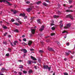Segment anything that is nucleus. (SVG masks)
Wrapping results in <instances>:
<instances>
[{
  "mask_svg": "<svg viewBox=\"0 0 75 75\" xmlns=\"http://www.w3.org/2000/svg\"><path fill=\"white\" fill-rule=\"evenodd\" d=\"M5 1H6V2L7 3V4H8V5H9V6H11L12 5V4H10V3H9V2H8V1H6V0H0V3H2V2H3L4 3V2H5Z\"/></svg>",
  "mask_w": 75,
  "mask_h": 75,
  "instance_id": "obj_1",
  "label": "nucleus"
},
{
  "mask_svg": "<svg viewBox=\"0 0 75 75\" xmlns=\"http://www.w3.org/2000/svg\"><path fill=\"white\" fill-rule=\"evenodd\" d=\"M43 68L44 69H49V71H50V69H51V67H49L47 65H45L43 66Z\"/></svg>",
  "mask_w": 75,
  "mask_h": 75,
  "instance_id": "obj_2",
  "label": "nucleus"
},
{
  "mask_svg": "<svg viewBox=\"0 0 75 75\" xmlns=\"http://www.w3.org/2000/svg\"><path fill=\"white\" fill-rule=\"evenodd\" d=\"M66 18H70L72 20H73V17L72 16H71V15H68L66 16Z\"/></svg>",
  "mask_w": 75,
  "mask_h": 75,
  "instance_id": "obj_3",
  "label": "nucleus"
},
{
  "mask_svg": "<svg viewBox=\"0 0 75 75\" xmlns=\"http://www.w3.org/2000/svg\"><path fill=\"white\" fill-rule=\"evenodd\" d=\"M66 25H67V27L65 26L64 27V28H65V29H67V28H69V27H70L71 26V24L68 23V24H67Z\"/></svg>",
  "mask_w": 75,
  "mask_h": 75,
  "instance_id": "obj_4",
  "label": "nucleus"
},
{
  "mask_svg": "<svg viewBox=\"0 0 75 75\" xmlns=\"http://www.w3.org/2000/svg\"><path fill=\"white\" fill-rule=\"evenodd\" d=\"M47 49L48 50H49V51H53V52H55V51H54V50L53 49H52L51 47H48L47 48Z\"/></svg>",
  "mask_w": 75,
  "mask_h": 75,
  "instance_id": "obj_5",
  "label": "nucleus"
},
{
  "mask_svg": "<svg viewBox=\"0 0 75 75\" xmlns=\"http://www.w3.org/2000/svg\"><path fill=\"white\" fill-rule=\"evenodd\" d=\"M44 30V26L42 25L41 26V28H40L39 30L40 31H42Z\"/></svg>",
  "mask_w": 75,
  "mask_h": 75,
  "instance_id": "obj_6",
  "label": "nucleus"
},
{
  "mask_svg": "<svg viewBox=\"0 0 75 75\" xmlns=\"http://www.w3.org/2000/svg\"><path fill=\"white\" fill-rule=\"evenodd\" d=\"M32 10V8L30 7V8H28L26 9V11L28 12H30L31 10Z\"/></svg>",
  "mask_w": 75,
  "mask_h": 75,
  "instance_id": "obj_7",
  "label": "nucleus"
},
{
  "mask_svg": "<svg viewBox=\"0 0 75 75\" xmlns=\"http://www.w3.org/2000/svg\"><path fill=\"white\" fill-rule=\"evenodd\" d=\"M31 32L32 34H35V29H32V28H31Z\"/></svg>",
  "mask_w": 75,
  "mask_h": 75,
  "instance_id": "obj_8",
  "label": "nucleus"
},
{
  "mask_svg": "<svg viewBox=\"0 0 75 75\" xmlns=\"http://www.w3.org/2000/svg\"><path fill=\"white\" fill-rule=\"evenodd\" d=\"M18 42H17V41H15L13 42V44L14 45H18Z\"/></svg>",
  "mask_w": 75,
  "mask_h": 75,
  "instance_id": "obj_9",
  "label": "nucleus"
},
{
  "mask_svg": "<svg viewBox=\"0 0 75 75\" xmlns=\"http://www.w3.org/2000/svg\"><path fill=\"white\" fill-rule=\"evenodd\" d=\"M27 63L28 65H31L32 64V61L31 60H28L27 62Z\"/></svg>",
  "mask_w": 75,
  "mask_h": 75,
  "instance_id": "obj_10",
  "label": "nucleus"
},
{
  "mask_svg": "<svg viewBox=\"0 0 75 75\" xmlns=\"http://www.w3.org/2000/svg\"><path fill=\"white\" fill-rule=\"evenodd\" d=\"M23 51V52H24V53H25L27 52V51L26 50H25V49H22L21 51Z\"/></svg>",
  "mask_w": 75,
  "mask_h": 75,
  "instance_id": "obj_11",
  "label": "nucleus"
},
{
  "mask_svg": "<svg viewBox=\"0 0 75 75\" xmlns=\"http://www.w3.org/2000/svg\"><path fill=\"white\" fill-rule=\"evenodd\" d=\"M30 57H31V59H33V60L35 61H36V60H37V59H36V58H35L33 56H31Z\"/></svg>",
  "mask_w": 75,
  "mask_h": 75,
  "instance_id": "obj_12",
  "label": "nucleus"
},
{
  "mask_svg": "<svg viewBox=\"0 0 75 75\" xmlns=\"http://www.w3.org/2000/svg\"><path fill=\"white\" fill-rule=\"evenodd\" d=\"M32 43H33V42L31 41H29L28 42V45H31V44H32Z\"/></svg>",
  "mask_w": 75,
  "mask_h": 75,
  "instance_id": "obj_13",
  "label": "nucleus"
},
{
  "mask_svg": "<svg viewBox=\"0 0 75 75\" xmlns=\"http://www.w3.org/2000/svg\"><path fill=\"white\" fill-rule=\"evenodd\" d=\"M25 15V14L24 13H23V14L21 13L20 14V16H23V17H24Z\"/></svg>",
  "mask_w": 75,
  "mask_h": 75,
  "instance_id": "obj_14",
  "label": "nucleus"
},
{
  "mask_svg": "<svg viewBox=\"0 0 75 75\" xmlns=\"http://www.w3.org/2000/svg\"><path fill=\"white\" fill-rule=\"evenodd\" d=\"M58 17H59V16H57L56 15H55L53 16V17L55 18H57Z\"/></svg>",
  "mask_w": 75,
  "mask_h": 75,
  "instance_id": "obj_15",
  "label": "nucleus"
},
{
  "mask_svg": "<svg viewBox=\"0 0 75 75\" xmlns=\"http://www.w3.org/2000/svg\"><path fill=\"white\" fill-rule=\"evenodd\" d=\"M40 21L41 20H40V19H38L37 21L38 23L41 24V22Z\"/></svg>",
  "mask_w": 75,
  "mask_h": 75,
  "instance_id": "obj_16",
  "label": "nucleus"
},
{
  "mask_svg": "<svg viewBox=\"0 0 75 75\" xmlns=\"http://www.w3.org/2000/svg\"><path fill=\"white\" fill-rule=\"evenodd\" d=\"M11 11H13V13L14 14H16V13H17V11H14V10L13 9H11Z\"/></svg>",
  "mask_w": 75,
  "mask_h": 75,
  "instance_id": "obj_17",
  "label": "nucleus"
},
{
  "mask_svg": "<svg viewBox=\"0 0 75 75\" xmlns=\"http://www.w3.org/2000/svg\"><path fill=\"white\" fill-rule=\"evenodd\" d=\"M43 5H44L45 6H48V4H46L45 2H44L43 4Z\"/></svg>",
  "mask_w": 75,
  "mask_h": 75,
  "instance_id": "obj_18",
  "label": "nucleus"
},
{
  "mask_svg": "<svg viewBox=\"0 0 75 75\" xmlns=\"http://www.w3.org/2000/svg\"><path fill=\"white\" fill-rule=\"evenodd\" d=\"M41 3V1H39L38 2H36V4H40V3Z\"/></svg>",
  "mask_w": 75,
  "mask_h": 75,
  "instance_id": "obj_19",
  "label": "nucleus"
},
{
  "mask_svg": "<svg viewBox=\"0 0 75 75\" xmlns=\"http://www.w3.org/2000/svg\"><path fill=\"white\" fill-rule=\"evenodd\" d=\"M72 11H71V10H67L66 11V12H72Z\"/></svg>",
  "mask_w": 75,
  "mask_h": 75,
  "instance_id": "obj_20",
  "label": "nucleus"
},
{
  "mask_svg": "<svg viewBox=\"0 0 75 75\" xmlns=\"http://www.w3.org/2000/svg\"><path fill=\"white\" fill-rule=\"evenodd\" d=\"M14 31L15 32H16V33H18V30L17 29H16L14 30Z\"/></svg>",
  "mask_w": 75,
  "mask_h": 75,
  "instance_id": "obj_21",
  "label": "nucleus"
},
{
  "mask_svg": "<svg viewBox=\"0 0 75 75\" xmlns=\"http://www.w3.org/2000/svg\"><path fill=\"white\" fill-rule=\"evenodd\" d=\"M19 66V68H23V66H22L21 65H20Z\"/></svg>",
  "mask_w": 75,
  "mask_h": 75,
  "instance_id": "obj_22",
  "label": "nucleus"
},
{
  "mask_svg": "<svg viewBox=\"0 0 75 75\" xmlns=\"http://www.w3.org/2000/svg\"><path fill=\"white\" fill-rule=\"evenodd\" d=\"M39 52L40 53H43V52H44V51L42 50H40L39 51Z\"/></svg>",
  "mask_w": 75,
  "mask_h": 75,
  "instance_id": "obj_23",
  "label": "nucleus"
},
{
  "mask_svg": "<svg viewBox=\"0 0 75 75\" xmlns=\"http://www.w3.org/2000/svg\"><path fill=\"white\" fill-rule=\"evenodd\" d=\"M14 24L16 25H20V24L18 23H16Z\"/></svg>",
  "mask_w": 75,
  "mask_h": 75,
  "instance_id": "obj_24",
  "label": "nucleus"
},
{
  "mask_svg": "<svg viewBox=\"0 0 75 75\" xmlns=\"http://www.w3.org/2000/svg\"><path fill=\"white\" fill-rule=\"evenodd\" d=\"M23 72L24 74H27V71H23Z\"/></svg>",
  "mask_w": 75,
  "mask_h": 75,
  "instance_id": "obj_25",
  "label": "nucleus"
},
{
  "mask_svg": "<svg viewBox=\"0 0 75 75\" xmlns=\"http://www.w3.org/2000/svg\"><path fill=\"white\" fill-rule=\"evenodd\" d=\"M26 3L27 4H29V3H30V1H26Z\"/></svg>",
  "mask_w": 75,
  "mask_h": 75,
  "instance_id": "obj_26",
  "label": "nucleus"
},
{
  "mask_svg": "<svg viewBox=\"0 0 75 75\" xmlns=\"http://www.w3.org/2000/svg\"><path fill=\"white\" fill-rule=\"evenodd\" d=\"M8 51L9 52H11V49L10 48H8Z\"/></svg>",
  "mask_w": 75,
  "mask_h": 75,
  "instance_id": "obj_27",
  "label": "nucleus"
},
{
  "mask_svg": "<svg viewBox=\"0 0 75 75\" xmlns=\"http://www.w3.org/2000/svg\"><path fill=\"white\" fill-rule=\"evenodd\" d=\"M55 33H52L51 34V36H53V35H55Z\"/></svg>",
  "mask_w": 75,
  "mask_h": 75,
  "instance_id": "obj_28",
  "label": "nucleus"
},
{
  "mask_svg": "<svg viewBox=\"0 0 75 75\" xmlns=\"http://www.w3.org/2000/svg\"><path fill=\"white\" fill-rule=\"evenodd\" d=\"M6 69L4 68H2V69L1 70V71H5Z\"/></svg>",
  "mask_w": 75,
  "mask_h": 75,
  "instance_id": "obj_29",
  "label": "nucleus"
},
{
  "mask_svg": "<svg viewBox=\"0 0 75 75\" xmlns=\"http://www.w3.org/2000/svg\"><path fill=\"white\" fill-rule=\"evenodd\" d=\"M29 72L30 73H31L33 72V70H32L31 69L29 71Z\"/></svg>",
  "mask_w": 75,
  "mask_h": 75,
  "instance_id": "obj_30",
  "label": "nucleus"
},
{
  "mask_svg": "<svg viewBox=\"0 0 75 75\" xmlns=\"http://www.w3.org/2000/svg\"><path fill=\"white\" fill-rule=\"evenodd\" d=\"M61 12H60L59 11H58V13H57L58 14H59H59H61Z\"/></svg>",
  "mask_w": 75,
  "mask_h": 75,
  "instance_id": "obj_31",
  "label": "nucleus"
},
{
  "mask_svg": "<svg viewBox=\"0 0 75 75\" xmlns=\"http://www.w3.org/2000/svg\"><path fill=\"white\" fill-rule=\"evenodd\" d=\"M22 44H23V45H27V44H25V42H23L22 43Z\"/></svg>",
  "mask_w": 75,
  "mask_h": 75,
  "instance_id": "obj_32",
  "label": "nucleus"
},
{
  "mask_svg": "<svg viewBox=\"0 0 75 75\" xmlns=\"http://www.w3.org/2000/svg\"><path fill=\"white\" fill-rule=\"evenodd\" d=\"M51 29L52 30H54L55 29V28L54 27H53L51 28Z\"/></svg>",
  "mask_w": 75,
  "mask_h": 75,
  "instance_id": "obj_33",
  "label": "nucleus"
},
{
  "mask_svg": "<svg viewBox=\"0 0 75 75\" xmlns=\"http://www.w3.org/2000/svg\"><path fill=\"white\" fill-rule=\"evenodd\" d=\"M9 55H10V54H9V53H7L6 55V57H8Z\"/></svg>",
  "mask_w": 75,
  "mask_h": 75,
  "instance_id": "obj_34",
  "label": "nucleus"
},
{
  "mask_svg": "<svg viewBox=\"0 0 75 75\" xmlns=\"http://www.w3.org/2000/svg\"><path fill=\"white\" fill-rule=\"evenodd\" d=\"M60 27L61 28H62V27H63V25L62 24L61 25H60Z\"/></svg>",
  "mask_w": 75,
  "mask_h": 75,
  "instance_id": "obj_35",
  "label": "nucleus"
},
{
  "mask_svg": "<svg viewBox=\"0 0 75 75\" xmlns=\"http://www.w3.org/2000/svg\"><path fill=\"white\" fill-rule=\"evenodd\" d=\"M66 45H67V46H69V43H66Z\"/></svg>",
  "mask_w": 75,
  "mask_h": 75,
  "instance_id": "obj_36",
  "label": "nucleus"
},
{
  "mask_svg": "<svg viewBox=\"0 0 75 75\" xmlns=\"http://www.w3.org/2000/svg\"><path fill=\"white\" fill-rule=\"evenodd\" d=\"M11 21H12V22H14V21H15L14 20V19H11Z\"/></svg>",
  "mask_w": 75,
  "mask_h": 75,
  "instance_id": "obj_37",
  "label": "nucleus"
},
{
  "mask_svg": "<svg viewBox=\"0 0 75 75\" xmlns=\"http://www.w3.org/2000/svg\"><path fill=\"white\" fill-rule=\"evenodd\" d=\"M30 50L31 51H33L34 50L33 49H30Z\"/></svg>",
  "mask_w": 75,
  "mask_h": 75,
  "instance_id": "obj_38",
  "label": "nucleus"
},
{
  "mask_svg": "<svg viewBox=\"0 0 75 75\" xmlns=\"http://www.w3.org/2000/svg\"><path fill=\"white\" fill-rule=\"evenodd\" d=\"M56 43H57V44H58V45H59V44H60L59 43V42H58L57 41L56 42Z\"/></svg>",
  "mask_w": 75,
  "mask_h": 75,
  "instance_id": "obj_39",
  "label": "nucleus"
},
{
  "mask_svg": "<svg viewBox=\"0 0 75 75\" xmlns=\"http://www.w3.org/2000/svg\"><path fill=\"white\" fill-rule=\"evenodd\" d=\"M7 34V33H5L4 34V36H6V34Z\"/></svg>",
  "mask_w": 75,
  "mask_h": 75,
  "instance_id": "obj_40",
  "label": "nucleus"
},
{
  "mask_svg": "<svg viewBox=\"0 0 75 75\" xmlns=\"http://www.w3.org/2000/svg\"><path fill=\"white\" fill-rule=\"evenodd\" d=\"M34 68L35 69H37V67L36 66H34Z\"/></svg>",
  "mask_w": 75,
  "mask_h": 75,
  "instance_id": "obj_41",
  "label": "nucleus"
},
{
  "mask_svg": "<svg viewBox=\"0 0 75 75\" xmlns=\"http://www.w3.org/2000/svg\"><path fill=\"white\" fill-rule=\"evenodd\" d=\"M64 75H68V73H64Z\"/></svg>",
  "mask_w": 75,
  "mask_h": 75,
  "instance_id": "obj_42",
  "label": "nucleus"
},
{
  "mask_svg": "<svg viewBox=\"0 0 75 75\" xmlns=\"http://www.w3.org/2000/svg\"><path fill=\"white\" fill-rule=\"evenodd\" d=\"M69 54V53H68L67 52H66V55H68Z\"/></svg>",
  "mask_w": 75,
  "mask_h": 75,
  "instance_id": "obj_43",
  "label": "nucleus"
},
{
  "mask_svg": "<svg viewBox=\"0 0 75 75\" xmlns=\"http://www.w3.org/2000/svg\"><path fill=\"white\" fill-rule=\"evenodd\" d=\"M23 41H27V40L25 39V38H24L23 39Z\"/></svg>",
  "mask_w": 75,
  "mask_h": 75,
  "instance_id": "obj_44",
  "label": "nucleus"
},
{
  "mask_svg": "<svg viewBox=\"0 0 75 75\" xmlns=\"http://www.w3.org/2000/svg\"><path fill=\"white\" fill-rule=\"evenodd\" d=\"M69 3L70 4H71L72 3V1L71 0L69 1Z\"/></svg>",
  "mask_w": 75,
  "mask_h": 75,
  "instance_id": "obj_45",
  "label": "nucleus"
},
{
  "mask_svg": "<svg viewBox=\"0 0 75 75\" xmlns=\"http://www.w3.org/2000/svg\"><path fill=\"white\" fill-rule=\"evenodd\" d=\"M67 33V32L64 31L63 32H62V33L63 34L64 33Z\"/></svg>",
  "mask_w": 75,
  "mask_h": 75,
  "instance_id": "obj_46",
  "label": "nucleus"
},
{
  "mask_svg": "<svg viewBox=\"0 0 75 75\" xmlns=\"http://www.w3.org/2000/svg\"><path fill=\"white\" fill-rule=\"evenodd\" d=\"M11 45L12 46V47H14V45H13V44L11 42Z\"/></svg>",
  "mask_w": 75,
  "mask_h": 75,
  "instance_id": "obj_47",
  "label": "nucleus"
},
{
  "mask_svg": "<svg viewBox=\"0 0 75 75\" xmlns=\"http://www.w3.org/2000/svg\"><path fill=\"white\" fill-rule=\"evenodd\" d=\"M72 6L71 5L70 6V7H69L68 8H72Z\"/></svg>",
  "mask_w": 75,
  "mask_h": 75,
  "instance_id": "obj_48",
  "label": "nucleus"
},
{
  "mask_svg": "<svg viewBox=\"0 0 75 75\" xmlns=\"http://www.w3.org/2000/svg\"><path fill=\"white\" fill-rule=\"evenodd\" d=\"M54 25V24L53 23H51V25H50V26H51L52 25Z\"/></svg>",
  "mask_w": 75,
  "mask_h": 75,
  "instance_id": "obj_49",
  "label": "nucleus"
},
{
  "mask_svg": "<svg viewBox=\"0 0 75 75\" xmlns=\"http://www.w3.org/2000/svg\"><path fill=\"white\" fill-rule=\"evenodd\" d=\"M4 43L5 45H7V42H4Z\"/></svg>",
  "mask_w": 75,
  "mask_h": 75,
  "instance_id": "obj_50",
  "label": "nucleus"
},
{
  "mask_svg": "<svg viewBox=\"0 0 75 75\" xmlns=\"http://www.w3.org/2000/svg\"><path fill=\"white\" fill-rule=\"evenodd\" d=\"M64 60L65 61H66L67 60V58H65L64 59Z\"/></svg>",
  "mask_w": 75,
  "mask_h": 75,
  "instance_id": "obj_51",
  "label": "nucleus"
},
{
  "mask_svg": "<svg viewBox=\"0 0 75 75\" xmlns=\"http://www.w3.org/2000/svg\"><path fill=\"white\" fill-rule=\"evenodd\" d=\"M49 41H50V40H46V42H49Z\"/></svg>",
  "mask_w": 75,
  "mask_h": 75,
  "instance_id": "obj_52",
  "label": "nucleus"
},
{
  "mask_svg": "<svg viewBox=\"0 0 75 75\" xmlns=\"http://www.w3.org/2000/svg\"><path fill=\"white\" fill-rule=\"evenodd\" d=\"M23 57L24 58H25V56H26V54H24V55H23Z\"/></svg>",
  "mask_w": 75,
  "mask_h": 75,
  "instance_id": "obj_53",
  "label": "nucleus"
},
{
  "mask_svg": "<svg viewBox=\"0 0 75 75\" xmlns=\"http://www.w3.org/2000/svg\"><path fill=\"white\" fill-rule=\"evenodd\" d=\"M19 74H20V75H21L22 73L21 72H19Z\"/></svg>",
  "mask_w": 75,
  "mask_h": 75,
  "instance_id": "obj_54",
  "label": "nucleus"
},
{
  "mask_svg": "<svg viewBox=\"0 0 75 75\" xmlns=\"http://www.w3.org/2000/svg\"><path fill=\"white\" fill-rule=\"evenodd\" d=\"M18 23H20V24H21V21H18Z\"/></svg>",
  "mask_w": 75,
  "mask_h": 75,
  "instance_id": "obj_55",
  "label": "nucleus"
},
{
  "mask_svg": "<svg viewBox=\"0 0 75 75\" xmlns=\"http://www.w3.org/2000/svg\"><path fill=\"white\" fill-rule=\"evenodd\" d=\"M4 28H5V29H7V27H6V26H4Z\"/></svg>",
  "mask_w": 75,
  "mask_h": 75,
  "instance_id": "obj_56",
  "label": "nucleus"
},
{
  "mask_svg": "<svg viewBox=\"0 0 75 75\" xmlns=\"http://www.w3.org/2000/svg\"><path fill=\"white\" fill-rule=\"evenodd\" d=\"M27 18V16H25V17L24 18V19H26V18Z\"/></svg>",
  "mask_w": 75,
  "mask_h": 75,
  "instance_id": "obj_57",
  "label": "nucleus"
},
{
  "mask_svg": "<svg viewBox=\"0 0 75 75\" xmlns=\"http://www.w3.org/2000/svg\"><path fill=\"white\" fill-rule=\"evenodd\" d=\"M8 37H9L10 38V37H11V35H8Z\"/></svg>",
  "mask_w": 75,
  "mask_h": 75,
  "instance_id": "obj_58",
  "label": "nucleus"
},
{
  "mask_svg": "<svg viewBox=\"0 0 75 75\" xmlns=\"http://www.w3.org/2000/svg\"><path fill=\"white\" fill-rule=\"evenodd\" d=\"M62 21H60L59 22V23L61 24V23H62Z\"/></svg>",
  "mask_w": 75,
  "mask_h": 75,
  "instance_id": "obj_59",
  "label": "nucleus"
},
{
  "mask_svg": "<svg viewBox=\"0 0 75 75\" xmlns=\"http://www.w3.org/2000/svg\"><path fill=\"white\" fill-rule=\"evenodd\" d=\"M18 61L19 62H22V60H18Z\"/></svg>",
  "mask_w": 75,
  "mask_h": 75,
  "instance_id": "obj_60",
  "label": "nucleus"
},
{
  "mask_svg": "<svg viewBox=\"0 0 75 75\" xmlns=\"http://www.w3.org/2000/svg\"><path fill=\"white\" fill-rule=\"evenodd\" d=\"M33 63H34V64H36V63H36V62H33Z\"/></svg>",
  "mask_w": 75,
  "mask_h": 75,
  "instance_id": "obj_61",
  "label": "nucleus"
},
{
  "mask_svg": "<svg viewBox=\"0 0 75 75\" xmlns=\"http://www.w3.org/2000/svg\"><path fill=\"white\" fill-rule=\"evenodd\" d=\"M63 6H64V7H65V6H66V4H64L63 5Z\"/></svg>",
  "mask_w": 75,
  "mask_h": 75,
  "instance_id": "obj_62",
  "label": "nucleus"
},
{
  "mask_svg": "<svg viewBox=\"0 0 75 75\" xmlns=\"http://www.w3.org/2000/svg\"><path fill=\"white\" fill-rule=\"evenodd\" d=\"M14 73H15V74H17V72L16 71H14Z\"/></svg>",
  "mask_w": 75,
  "mask_h": 75,
  "instance_id": "obj_63",
  "label": "nucleus"
},
{
  "mask_svg": "<svg viewBox=\"0 0 75 75\" xmlns=\"http://www.w3.org/2000/svg\"><path fill=\"white\" fill-rule=\"evenodd\" d=\"M55 72H54L53 75H55Z\"/></svg>",
  "mask_w": 75,
  "mask_h": 75,
  "instance_id": "obj_64",
  "label": "nucleus"
}]
</instances>
